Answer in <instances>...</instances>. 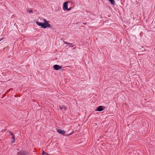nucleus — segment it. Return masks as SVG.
I'll list each match as a JSON object with an SVG mask.
<instances>
[{"label": "nucleus", "mask_w": 155, "mask_h": 155, "mask_svg": "<svg viewBox=\"0 0 155 155\" xmlns=\"http://www.w3.org/2000/svg\"><path fill=\"white\" fill-rule=\"evenodd\" d=\"M54 69L56 70H58L61 68V66L57 64H55L53 66Z\"/></svg>", "instance_id": "f257e3e1"}, {"label": "nucleus", "mask_w": 155, "mask_h": 155, "mask_svg": "<svg viewBox=\"0 0 155 155\" xmlns=\"http://www.w3.org/2000/svg\"><path fill=\"white\" fill-rule=\"evenodd\" d=\"M42 27L43 28H45L47 27L50 28L51 25L48 23L46 24H44V23H43Z\"/></svg>", "instance_id": "f03ea898"}, {"label": "nucleus", "mask_w": 155, "mask_h": 155, "mask_svg": "<svg viewBox=\"0 0 155 155\" xmlns=\"http://www.w3.org/2000/svg\"><path fill=\"white\" fill-rule=\"evenodd\" d=\"M104 110V107L103 106H101L98 107L97 109L96 110L97 111H101Z\"/></svg>", "instance_id": "7ed1b4c3"}, {"label": "nucleus", "mask_w": 155, "mask_h": 155, "mask_svg": "<svg viewBox=\"0 0 155 155\" xmlns=\"http://www.w3.org/2000/svg\"><path fill=\"white\" fill-rule=\"evenodd\" d=\"M68 2H64L63 5V8L64 10H66L67 9H68Z\"/></svg>", "instance_id": "20e7f679"}, {"label": "nucleus", "mask_w": 155, "mask_h": 155, "mask_svg": "<svg viewBox=\"0 0 155 155\" xmlns=\"http://www.w3.org/2000/svg\"><path fill=\"white\" fill-rule=\"evenodd\" d=\"M57 132L62 135H64L65 133V132L64 131L60 129H58L57 130Z\"/></svg>", "instance_id": "39448f33"}, {"label": "nucleus", "mask_w": 155, "mask_h": 155, "mask_svg": "<svg viewBox=\"0 0 155 155\" xmlns=\"http://www.w3.org/2000/svg\"><path fill=\"white\" fill-rule=\"evenodd\" d=\"M36 24L37 25H38L39 26H41V28H43L42 27L43 23H42L40 22H39L38 21H37L36 22Z\"/></svg>", "instance_id": "423d86ee"}, {"label": "nucleus", "mask_w": 155, "mask_h": 155, "mask_svg": "<svg viewBox=\"0 0 155 155\" xmlns=\"http://www.w3.org/2000/svg\"><path fill=\"white\" fill-rule=\"evenodd\" d=\"M21 155H25L27 154V152L25 150L21 151Z\"/></svg>", "instance_id": "0eeeda50"}, {"label": "nucleus", "mask_w": 155, "mask_h": 155, "mask_svg": "<svg viewBox=\"0 0 155 155\" xmlns=\"http://www.w3.org/2000/svg\"><path fill=\"white\" fill-rule=\"evenodd\" d=\"M61 110H65L66 109V107L64 105H62L61 106H59Z\"/></svg>", "instance_id": "6e6552de"}, {"label": "nucleus", "mask_w": 155, "mask_h": 155, "mask_svg": "<svg viewBox=\"0 0 155 155\" xmlns=\"http://www.w3.org/2000/svg\"><path fill=\"white\" fill-rule=\"evenodd\" d=\"M109 0V2H110L113 5H114V4H115V2L114 0Z\"/></svg>", "instance_id": "1a4fd4ad"}, {"label": "nucleus", "mask_w": 155, "mask_h": 155, "mask_svg": "<svg viewBox=\"0 0 155 155\" xmlns=\"http://www.w3.org/2000/svg\"><path fill=\"white\" fill-rule=\"evenodd\" d=\"M43 21L44 22V24H46V23H48V22L47 21V20L45 19H43Z\"/></svg>", "instance_id": "9d476101"}, {"label": "nucleus", "mask_w": 155, "mask_h": 155, "mask_svg": "<svg viewBox=\"0 0 155 155\" xmlns=\"http://www.w3.org/2000/svg\"><path fill=\"white\" fill-rule=\"evenodd\" d=\"M64 43L67 45L68 44L69 45H72V44L71 43H68L67 42H65L64 41Z\"/></svg>", "instance_id": "9b49d317"}, {"label": "nucleus", "mask_w": 155, "mask_h": 155, "mask_svg": "<svg viewBox=\"0 0 155 155\" xmlns=\"http://www.w3.org/2000/svg\"><path fill=\"white\" fill-rule=\"evenodd\" d=\"M42 154L43 155H48V154L47 153H45L44 151H43L42 153Z\"/></svg>", "instance_id": "f8f14e48"}, {"label": "nucleus", "mask_w": 155, "mask_h": 155, "mask_svg": "<svg viewBox=\"0 0 155 155\" xmlns=\"http://www.w3.org/2000/svg\"><path fill=\"white\" fill-rule=\"evenodd\" d=\"M15 140L12 139V140L11 141L12 143H15Z\"/></svg>", "instance_id": "ddd939ff"}, {"label": "nucleus", "mask_w": 155, "mask_h": 155, "mask_svg": "<svg viewBox=\"0 0 155 155\" xmlns=\"http://www.w3.org/2000/svg\"><path fill=\"white\" fill-rule=\"evenodd\" d=\"M28 12H29L30 13H32L33 11L32 10H29L28 11Z\"/></svg>", "instance_id": "4468645a"}, {"label": "nucleus", "mask_w": 155, "mask_h": 155, "mask_svg": "<svg viewBox=\"0 0 155 155\" xmlns=\"http://www.w3.org/2000/svg\"><path fill=\"white\" fill-rule=\"evenodd\" d=\"M71 7H70L68 8V9H67L66 10L69 11L71 9Z\"/></svg>", "instance_id": "2eb2a0df"}, {"label": "nucleus", "mask_w": 155, "mask_h": 155, "mask_svg": "<svg viewBox=\"0 0 155 155\" xmlns=\"http://www.w3.org/2000/svg\"><path fill=\"white\" fill-rule=\"evenodd\" d=\"M12 139L15 140V136H13V137H12Z\"/></svg>", "instance_id": "dca6fc26"}, {"label": "nucleus", "mask_w": 155, "mask_h": 155, "mask_svg": "<svg viewBox=\"0 0 155 155\" xmlns=\"http://www.w3.org/2000/svg\"><path fill=\"white\" fill-rule=\"evenodd\" d=\"M17 154H20L21 155V152H20V151L18 152V153H17Z\"/></svg>", "instance_id": "f3484780"}, {"label": "nucleus", "mask_w": 155, "mask_h": 155, "mask_svg": "<svg viewBox=\"0 0 155 155\" xmlns=\"http://www.w3.org/2000/svg\"><path fill=\"white\" fill-rule=\"evenodd\" d=\"M69 46L70 47H73L72 44V45H69Z\"/></svg>", "instance_id": "a211bd4d"}, {"label": "nucleus", "mask_w": 155, "mask_h": 155, "mask_svg": "<svg viewBox=\"0 0 155 155\" xmlns=\"http://www.w3.org/2000/svg\"><path fill=\"white\" fill-rule=\"evenodd\" d=\"M11 135L12 136V137H13V136H15V135L13 134H11Z\"/></svg>", "instance_id": "6ab92c4d"}, {"label": "nucleus", "mask_w": 155, "mask_h": 155, "mask_svg": "<svg viewBox=\"0 0 155 155\" xmlns=\"http://www.w3.org/2000/svg\"><path fill=\"white\" fill-rule=\"evenodd\" d=\"M83 24H84V25H86V24H87V23H84V22H83Z\"/></svg>", "instance_id": "aec40b11"}, {"label": "nucleus", "mask_w": 155, "mask_h": 155, "mask_svg": "<svg viewBox=\"0 0 155 155\" xmlns=\"http://www.w3.org/2000/svg\"><path fill=\"white\" fill-rule=\"evenodd\" d=\"M9 133L11 135V134H13L11 132V131H10L9 132Z\"/></svg>", "instance_id": "412c9836"}, {"label": "nucleus", "mask_w": 155, "mask_h": 155, "mask_svg": "<svg viewBox=\"0 0 155 155\" xmlns=\"http://www.w3.org/2000/svg\"><path fill=\"white\" fill-rule=\"evenodd\" d=\"M17 151H19V148H18L17 149Z\"/></svg>", "instance_id": "4be33fe9"}, {"label": "nucleus", "mask_w": 155, "mask_h": 155, "mask_svg": "<svg viewBox=\"0 0 155 155\" xmlns=\"http://www.w3.org/2000/svg\"><path fill=\"white\" fill-rule=\"evenodd\" d=\"M2 40V39H1V40H0V41H1Z\"/></svg>", "instance_id": "5701e85b"}, {"label": "nucleus", "mask_w": 155, "mask_h": 155, "mask_svg": "<svg viewBox=\"0 0 155 155\" xmlns=\"http://www.w3.org/2000/svg\"><path fill=\"white\" fill-rule=\"evenodd\" d=\"M48 155H49L48 154Z\"/></svg>", "instance_id": "b1692460"}]
</instances>
